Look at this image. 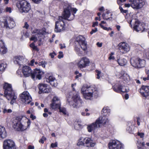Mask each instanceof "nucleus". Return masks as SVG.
<instances>
[{"mask_svg": "<svg viewBox=\"0 0 149 149\" xmlns=\"http://www.w3.org/2000/svg\"><path fill=\"white\" fill-rule=\"evenodd\" d=\"M30 120L26 117H17L12 121V127L16 131L23 132L30 127Z\"/></svg>", "mask_w": 149, "mask_h": 149, "instance_id": "f257e3e1", "label": "nucleus"}, {"mask_svg": "<svg viewBox=\"0 0 149 149\" xmlns=\"http://www.w3.org/2000/svg\"><path fill=\"white\" fill-rule=\"evenodd\" d=\"M81 93L84 99L87 100H91L93 97L97 98L98 95L97 88L92 86H83L81 89Z\"/></svg>", "mask_w": 149, "mask_h": 149, "instance_id": "f03ea898", "label": "nucleus"}, {"mask_svg": "<svg viewBox=\"0 0 149 149\" xmlns=\"http://www.w3.org/2000/svg\"><path fill=\"white\" fill-rule=\"evenodd\" d=\"M3 88L4 90V96L8 100L11 101L10 102L11 104H13L15 102L17 97L15 94L11 84L7 83H5Z\"/></svg>", "mask_w": 149, "mask_h": 149, "instance_id": "7ed1b4c3", "label": "nucleus"}, {"mask_svg": "<svg viewBox=\"0 0 149 149\" xmlns=\"http://www.w3.org/2000/svg\"><path fill=\"white\" fill-rule=\"evenodd\" d=\"M77 10L74 8H72L70 6H68L64 8L63 13L62 19H67L69 20H73L74 17V14H75Z\"/></svg>", "mask_w": 149, "mask_h": 149, "instance_id": "20e7f679", "label": "nucleus"}, {"mask_svg": "<svg viewBox=\"0 0 149 149\" xmlns=\"http://www.w3.org/2000/svg\"><path fill=\"white\" fill-rule=\"evenodd\" d=\"M20 12L22 13H27L31 9L30 4L25 0H22L17 5Z\"/></svg>", "mask_w": 149, "mask_h": 149, "instance_id": "39448f33", "label": "nucleus"}, {"mask_svg": "<svg viewBox=\"0 0 149 149\" xmlns=\"http://www.w3.org/2000/svg\"><path fill=\"white\" fill-rule=\"evenodd\" d=\"M68 102L71 106H72L74 107H77L81 106L82 101L80 99V96L78 94L74 95L71 98L70 101L69 99L68 100Z\"/></svg>", "mask_w": 149, "mask_h": 149, "instance_id": "423d86ee", "label": "nucleus"}, {"mask_svg": "<svg viewBox=\"0 0 149 149\" xmlns=\"http://www.w3.org/2000/svg\"><path fill=\"white\" fill-rule=\"evenodd\" d=\"M19 99L24 104H29L32 100V97L27 91H24L20 94Z\"/></svg>", "mask_w": 149, "mask_h": 149, "instance_id": "0eeeda50", "label": "nucleus"}, {"mask_svg": "<svg viewBox=\"0 0 149 149\" xmlns=\"http://www.w3.org/2000/svg\"><path fill=\"white\" fill-rule=\"evenodd\" d=\"M131 6L135 10L141 8L145 5V2L143 0H130Z\"/></svg>", "mask_w": 149, "mask_h": 149, "instance_id": "6e6552de", "label": "nucleus"}, {"mask_svg": "<svg viewBox=\"0 0 149 149\" xmlns=\"http://www.w3.org/2000/svg\"><path fill=\"white\" fill-rule=\"evenodd\" d=\"M62 17H59L58 20L56 22L54 31L56 32H61L64 30V22Z\"/></svg>", "mask_w": 149, "mask_h": 149, "instance_id": "1a4fd4ad", "label": "nucleus"}, {"mask_svg": "<svg viewBox=\"0 0 149 149\" xmlns=\"http://www.w3.org/2000/svg\"><path fill=\"white\" fill-rule=\"evenodd\" d=\"M89 60L86 57L81 58L79 61L77 63V65L79 68L82 69L85 68L89 65Z\"/></svg>", "mask_w": 149, "mask_h": 149, "instance_id": "9d476101", "label": "nucleus"}, {"mask_svg": "<svg viewBox=\"0 0 149 149\" xmlns=\"http://www.w3.org/2000/svg\"><path fill=\"white\" fill-rule=\"evenodd\" d=\"M3 149H16L15 143L12 140H5L3 142Z\"/></svg>", "mask_w": 149, "mask_h": 149, "instance_id": "9b49d317", "label": "nucleus"}, {"mask_svg": "<svg viewBox=\"0 0 149 149\" xmlns=\"http://www.w3.org/2000/svg\"><path fill=\"white\" fill-rule=\"evenodd\" d=\"M14 63L15 64L21 65L27 63V60L23 56H15L13 59Z\"/></svg>", "mask_w": 149, "mask_h": 149, "instance_id": "f8f14e48", "label": "nucleus"}, {"mask_svg": "<svg viewBox=\"0 0 149 149\" xmlns=\"http://www.w3.org/2000/svg\"><path fill=\"white\" fill-rule=\"evenodd\" d=\"M76 41L78 42L81 48L84 51L87 49V43L85 41V38L82 36H77Z\"/></svg>", "mask_w": 149, "mask_h": 149, "instance_id": "ddd939ff", "label": "nucleus"}, {"mask_svg": "<svg viewBox=\"0 0 149 149\" xmlns=\"http://www.w3.org/2000/svg\"><path fill=\"white\" fill-rule=\"evenodd\" d=\"M133 28L137 32H142L146 29V25L144 23H139V21L135 20V24Z\"/></svg>", "mask_w": 149, "mask_h": 149, "instance_id": "4468645a", "label": "nucleus"}, {"mask_svg": "<svg viewBox=\"0 0 149 149\" xmlns=\"http://www.w3.org/2000/svg\"><path fill=\"white\" fill-rule=\"evenodd\" d=\"M109 148V149H123V145L119 142L115 140L110 141Z\"/></svg>", "mask_w": 149, "mask_h": 149, "instance_id": "2eb2a0df", "label": "nucleus"}, {"mask_svg": "<svg viewBox=\"0 0 149 149\" xmlns=\"http://www.w3.org/2000/svg\"><path fill=\"white\" fill-rule=\"evenodd\" d=\"M38 86L39 89L38 93L39 94L42 93H48L51 91V88L48 87L47 84H39Z\"/></svg>", "mask_w": 149, "mask_h": 149, "instance_id": "dca6fc26", "label": "nucleus"}, {"mask_svg": "<svg viewBox=\"0 0 149 149\" xmlns=\"http://www.w3.org/2000/svg\"><path fill=\"white\" fill-rule=\"evenodd\" d=\"M118 46L119 50L122 54L127 53L130 50L129 45L125 42H121L119 44Z\"/></svg>", "mask_w": 149, "mask_h": 149, "instance_id": "f3484780", "label": "nucleus"}, {"mask_svg": "<svg viewBox=\"0 0 149 149\" xmlns=\"http://www.w3.org/2000/svg\"><path fill=\"white\" fill-rule=\"evenodd\" d=\"M113 90L116 92L119 93L121 92H127L129 89L127 87L122 86L119 84H116L112 87Z\"/></svg>", "mask_w": 149, "mask_h": 149, "instance_id": "a211bd4d", "label": "nucleus"}, {"mask_svg": "<svg viewBox=\"0 0 149 149\" xmlns=\"http://www.w3.org/2000/svg\"><path fill=\"white\" fill-rule=\"evenodd\" d=\"M3 25L2 26L6 28L8 27L10 29L13 28L15 26V23L13 18L9 17L8 19V21L6 20L2 22Z\"/></svg>", "mask_w": 149, "mask_h": 149, "instance_id": "6ab92c4d", "label": "nucleus"}, {"mask_svg": "<svg viewBox=\"0 0 149 149\" xmlns=\"http://www.w3.org/2000/svg\"><path fill=\"white\" fill-rule=\"evenodd\" d=\"M116 75L119 78L123 79L125 82L128 83L130 81L129 75L123 71L117 73Z\"/></svg>", "mask_w": 149, "mask_h": 149, "instance_id": "aec40b11", "label": "nucleus"}, {"mask_svg": "<svg viewBox=\"0 0 149 149\" xmlns=\"http://www.w3.org/2000/svg\"><path fill=\"white\" fill-rule=\"evenodd\" d=\"M51 107L53 109L60 108L61 106V102L60 99L56 96H54L52 100V102L51 104Z\"/></svg>", "mask_w": 149, "mask_h": 149, "instance_id": "412c9836", "label": "nucleus"}, {"mask_svg": "<svg viewBox=\"0 0 149 149\" xmlns=\"http://www.w3.org/2000/svg\"><path fill=\"white\" fill-rule=\"evenodd\" d=\"M44 74V72L40 69H36L31 75V77L34 80L36 77V79L40 80Z\"/></svg>", "mask_w": 149, "mask_h": 149, "instance_id": "4be33fe9", "label": "nucleus"}, {"mask_svg": "<svg viewBox=\"0 0 149 149\" xmlns=\"http://www.w3.org/2000/svg\"><path fill=\"white\" fill-rule=\"evenodd\" d=\"M139 92L142 96L149 99V86H142Z\"/></svg>", "mask_w": 149, "mask_h": 149, "instance_id": "5701e85b", "label": "nucleus"}, {"mask_svg": "<svg viewBox=\"0 0 149 149\" xmlns=\"http://www.w3.org/2000/svg\"><path fill=\"white\" fill-rule=\"evenodd\" d=\"M96 121L97 124H98V127H100V125L101 124L104 125L108 123V116L102 115Z\"/></svg>", "mask_w": 149, "mask_h": 149, "instance_id": "b1692460", "label": "nucleus"}, {"mask_svg": "<svg viewBox=\"0 0 149 149\" xmlns=\"http://www.w3.org/2000/svg\"><path fill=\"white\" fill-rule=\"evenodd\" d=\"M95 140L90 137L85 138V147L88 148L93 147L96 145Z\"/></svg>", "mask_w": 149, "mask_h": 149, "instance_id": "393cba45", "label": "nucleus"}, {"mask_svg": "<svg viewBox=\"0 0 149 149\" xmlns=\"http://www.w3.org/2000/svg\"><path fill=\"white\" fill-rule=\"evenodd\" d=\"M22 73L25 77H28L32 74L31 68L27 66H24L22 68Z\"/></svg>", "mask_w": 149, "mask_h": 149, "instance_id": "a878e982", "label": "nucleus"}, {"mask_svg": "<svg viewBox=\"0 0 149 149\" xmlns=\"http://www.w3.org/2000/svg\"><path fill=\"white\" fill-rule=\"evenodd\" d=\"M8 49L5 42L2 40H0V54H6Z\"/></svg>", "mask_w": 149, "mask_h": 149, "instance_id": "bb28decb", "label": "nucleus"}, {"mask_svg": "<svg viewBox=\"0 0 149 149\" xmlns=\"http://www.w3.org/2000/svg\"><path fill=\"white\" fill-rule=\"evenodd\" d=\"M98 124L96 121L95 123L88 125L87 127L88 131L89 132L93 131L98 127Z\"/></svg>", "mask_w": 149, "mask_h": 149, "instance_id": "cd10ccee", "label": "nucleus"}, {"mask_svg": "<svg viewBox=\"0 0 149 149\" xmlns=\"http://www.w3.org/2000/svg\"><path fill=\"white\" fill-rule=\"evenodd\" d=\"M7 134L5 127L0 125V139L5 138Z\"/></svg>", "mask_w": 149, "mask_h": 149, "instance_id": "c85d7f7f", "label": "nucleus"}, {"mask_svg": "<svg viewBox=\"0 0 149 149\" xmlns=\"http://www.w3.org/2000/svg\"><path fill=\"white\" fill-rule=\"evenodd\" d=\"M138 58L132 57L130 60V63L131 65L134 68H137L138 66L137 62H138Z\"/></svg>", "mask_w": 149, "mask_h": 149, "instance_id": "c756f323", "label": "nucleus"}, {"mask_svg": "<svg viewBox=\"0 0 149 149\" xmlns=\"http://www.w3.org/2000/svg\"><path fill=\"white\" fill-rule=\"evenodd\" d=\"M45 33V31L42 30L36 29L33 31V33H35V35L38 36L39 38L42 37Z\"/></svg>", "mask_w": 149, "mask_h": 149, "instance_id": "7c9ffc66", "label": "nucleus"}, {"mask_svg": "<svg viewBox=\"0 0 149 149\" xmlns=\"http://www.w3.org/2000/svg\"><path fill=\"white\" fill-rule=\"evenodd\" d=\"M138 63L137 68H140L144 67L146 65L145 61L138 58Z\"/></svg>", "mask_w": 149, "mask_h": 149, "instance_id": "2f4dec72", "label": "nucleus"}, {"mask_svg": "<svg viewBox=\"0 0 149 149\" xmlns=\"http://www.w3.org/2000/svg\"><path fill=\"white\" fill-rule=\"evenodd\" d=\"M103 113L102 115L107 116H109L110 112V110L108 107H104L103 108L102 111Z\"/></svg>", "mask_w": 149, "mask_h": 149, "instance_id": "473e14b6", "label": "nucleus"}, {"mask_svg": "<svg viewBox=\"0 0 149 149\" xmlns=\"http://www.w3.org/2000/svg\"><path fill=\"white\" fill-rule=\"evenodd\" d=\"M117 62L119 65L123 66L126 65L127 61L124 58H120L117 60Z\"/></svg>", "mask_w": 149, "mask_h": 149, "instance_id": "72a5a7b5", "label": "nucleus"}, {"mask_svg": "<svg viewBox=\"0 0 149 149\" xmlns=\"http://www.w3.org/2000/svg\"><path fill=\"white\" fill-rule=\"evenodd\" d=\"M85 138H80L78 140V142L77 144V145L79 146H85Z\"/></svg>", "mask_w": 149, "mask_h": 149, "instance_id": "f704fd0d", "label": "nucleus"}, {"mask_svg": "<svg viewBox=\"0 0 149 149\" xmlns=\"http://www.w3.org/2000/svg\"><path fill=\"white\" fill-rule=\"evenodd\" d=\"M134 126L131 123H128L126 128V130L130 133H132L134 130Z\"/></svg>", "mask_w": 149, "mask_h": 149, "instance_id": "c9c22d12", "label": "nucleus"}, {"mask_svg": "<svg viewBox=\"0 0 149 149\" xmlns=\"http://www.w3.org/2000/svg\"><path fill=\"white\" fill-rule=\"evenodd\" d=\"M109 14H110V16H112V14L110 12L109 10H107L105 14H103L102 16L103 19H106L107 20H111L112 18V17H109L106 18V15H109Z\"/></svg>", "mask_w": 149, "mask_h": 149, "instance_id": "e433bc0d", "label": "nucleus"}, {"mask_svg": "<svg viewBox=\"0 0 149 149\" xmlns=\"http://www.w3.org/2000/svg\"><path fill=\"white\" fill-rule=\"evenodd\" d=\"M143 53L144 57L149 59V48L145 50Z\"/></svg>", "mask_w": 149, "mask_h": 149, "instance_id": "4c0bfd02", "label": "nucleus"}, {"mask_svg": "<svg viewBox=\"0 0 149 149\" xmlns=\"http://www.w3.org/2000/svg\"><path fill=\"white\" fill-rule=\"evenodd\" d=\"M6 64L5 63H2L0 61V71H4L6 67Z\"/></svg>", "mask_w": 149, "mask_h": 149, "instance_id": "58836bf2", "label": "nucleus"}, {"mask_svg": "<svg viewBox=\"0 0 149 149\" xmlns=\"http://www.w3.org/2000/svg\"><path fill=\"white\" fill-rule=\"evenodd\" d=\"M74 49L78 55L79 56H81L82 54V52L80 51L79 48L76 46L75 47Z\"/></svg>", "mask_w": 149, "mask_h": 149, "instance_id": "ea45409f", "label": "nucleus"}, {"mask_svg": "<svg viewBox=\"0 0 149 149\" xmlns=\"http://www.w3.org/2000/svg\"><path fill=\"white\" fill-rule=\"evenodd\" d=\"M60 112L62 113L64 115H66L67 114V112L66 109L64 107H61L59 108Z\"/></svg>", "mask_w": 149, "mask_h": 149, "instance_id": "a19ab883", "label": "nucleus"}, {"mask_svg": "<svg viewBox=\"0 0 149 149\" xmlns=\"http://www.w3.org/2000/svg\"><path fill=\"white\" fill-rule=\"evenodd\" d=\"M55 80V78L52 76H49L48 78H46L47 81L50 84L52 81H53Z\"/></svg>", "mask_w": 149, "mask_h": 149, "instance_id": "79ce46f5", "label": "nucleus"}, {"mask_svg": "<svg viewBox=\"0 0 149 149\" xmlns=\"http://www.w3.org/2000/svg\"><path fill=\"white\" fill-rule=\"evenodd\" d=\"M83 126L80 123H77V124H76L74 126L76 130H79L80 129H81L83 128Z\"/></svg>", "mask_w": 149, "mask_h": 149, "instance_id": "37998d69", "label": "nucleus"}, {"mask_svg": "<svg viewBox=\"0 0 149 149\" xmlns=\"http://www.w3.org/2000/svg\"><path fill=\"white\" fill-rule=\"evenodd\" d=\"M12 112V110L10 109H7L5 107L3 109V113H10Z\"/></svg>", "mask_w": 149, "mask_h": 149, "instance_id": "c03bdc74", "label": "nucleus"}, {"mask_svg": "<svg viewBox=\"0 0 149 149\" xmlns=\"http://www.w3.org/2000/svg\"><path fill=\"white\" fill-rule=\"evenodd\" d=\"M99 25L104 30L108 31L109 30H112V29L111 27L107 28L106 27H104L103 25L101 24H100Z\"/></svg>", "mask_w": 149, "mask_h": 149, "instance_id": "a18cd8bd", "label": "nucleus"}, {"mask_svg": "<svg viewBox=\"0 0 149 149\" xmlns=\"http://www.w3.org/2000/svg\"><path fill=\"white\" fill-rule=\"evenodd\" d=\"M119 8L121 13L126 14L128 13V10H124L121 6H120Z\"/></svg>", "mask_w": 149, "mask_h": 149, "instance_id": "49530a36", "label": "nucleus"}, {"mask_svg": "<svg viewBox=\"0 0 149 149\" xmlns=\"http://www.w3.org/2000/svg\"><path fill=\"white\" fill-rule=\"evenodd\" d=\"M46 63L45 61H42L39 63L38 64L39 65H41L43 67L45 68V66Z\"/></svg>", "mask_w": 149, "mask_h": 149, "instance_id": "de8ad7c7", "label": "nucleus"}, {"mask_svg": "<svg viewBox=\"0 0 149 149\" xmlns=\"http://www.w3.org/2000/svg\"><path fill=\"white\" fill-rule=\"evenodd\" d=\"M46 140V138H45L44 136H43L42 137V138L39 140V141L40 143H44V141H45Z\"/></svg>", "mask_w": 149, "mask_h": 149, "instance_id": "09e8293b", "label": "nucleus"}, {"mask_svg": "<svg viewBox=\"0 0 149 149\" xmlns=\"http://www.w3.org/2000/svg\"><path fill=\"white\" fill-rule=\"evenodd\" d=\"M50 84L52 86L54 87H56L57 85V84L56 80L53 81H52Z\"/></svg>", "mask_w": 149, "mask_h": 149, "instance_id": "8fccbe9b", "label": "nucleus"}, {"mask_svg": "<svg viewBox=\"0 0 149 149\" xmlns=\"http://www.w3.org/2000/svg\"><path fill=\"white\" fill-rule=\"evenodd\" d=\"M95 71H96V72L97 73V79H99L100 78V74H101V72L100 71L98 70H95Z\"/></svg>", "mask_w": 149, "mask_h": 149, "instance_id": "3c124183", "label": "nucleus"}, {"mask_svg": "<svg viewBox=\"0 0 149 149\" xmlns=\"http://www.w3.org/2000/svg\"><path fill=\"white\" fill-rule=\"evenodd\" d=\"M56 55V54L54 52H53L52 53L49 54V56L52 58H53Z\"/></svg>", "mask_w": 149, "mask_h": 149, "instance_id": "603ef678", "label": "nucleus"}, {"mask_svg": "<svg viewBox=\"0 0 149 149\" xmlns=\"http://www.w3.org/2000/svg\"><path fill=\"white\" fill-rule=\"evenodd\" d=\"M34 60L33 59H32L31 61L30 62L28 63V65H29L33 66L34 65Z\"/></svg>", "mask_w": 149, "mask_h": 149, "instance_id": "864d4df0", "label": "nucleus"}, {"mask_svg": "<svg viewBox=\"0 0 149 149\" xmlns=\"http://www.w3.org/2000/svg\"><path fill=\"white\" fill-rule=\"evenodd\" d=\"M137 135L141 138H143L144 136V133H143L138 132Z\"/></svg>", "mask_w": 149, "mask_h": 149, "instance_id": "5fc2aeb1", "label": "nucleus"}, {"mask_svg": "<svg viewBox=\"0 0 149 149\" xmlns=\"http://www.w3.org/2000/svg\"><path fill=\"white\" fill-rule=\"evenodd\" d=\"M57 146V143L55 142L54 143H52L51 145V146L52 148L56 147Z\"/></svg>", "mask_w": 149, "mask_h": 149, "instance_id": "6e6d98bb", "label": "nucleus"}, {"mask_svg": "<svg viewBox=\"0 0 149 149\" xmlns=\"http://www.w3.org/2000/svg\"><path fill=\"white\" fill-rule=\"evenodd\" d=\"M6 12H8L9 13H11L12 12L11 8L10 7H7L6 9Z\"/></svg>", "mask_w": 149, "mask_h": 149, "instance_id": "4d7b16f0", "label": "nucleus"}, {"mask_svg": "<svg viewBox=\"0 0 149 149\" xmlns=\"http://www.w3.org/2000/svg\"><path fill=\"white\" fill-rule=\"evenodd\" d=\"M30 40H33L34 42H35L37 40V38L36 36H32L30 38Z\"/></svg>", "mask_w": 149, "mask_h": 149, "instance_id": "13d9d810", "label": "nucleus"}, {"mask_svg": "<svg viewBox=\"0 0 149 149\" xmlns=\"http://www.w3.org/2000/svg\"><path fill=\"white\" fill-rule=\"evenodd\" d=\"M97 31V28H95V29L92 30V31L90 32V34H92L96 32Z\"/></svg>", "mask_w": 149, "mask_h": 149, "instance_id": "bf43d9fd", "label": "nucleus"}, {"mask_svg": "<svg viewBox=\"0 0 149 149\" xmlns=\"http://www.w3.org/2000/svg\"><path fill=\"white\" fill-rule=\"evenodd\" d=\"M29 27V25L28 24L27 22H25L24 23V26H23L24 28H26V29H28Z\"/></svg>", "mask_w": 149, "mask_h": 149, "instance_id": "052dcab7", "label": "nucleus"}, {"mask_svg": "<svg viewBox=\"0 0 149 149\" xmlns=\"http://www.w3.org/2000/svg\"><path fill=\"white\" fill-rule=\"evenodd\" d=\"M60 48L61 49H62L63 48H65L66 47V46L64 44H60Z\"/></svg>", "mask_w": 149, "mask_h": 149, "instance_id": "680f3d73", "label": "nucleus"}, {"mask_svg": "<svg viewBox=\"0 0 149 149\" xmlns=\"http://www.w3.org/2000/svg\"><path fill=\"white\" fill-rule=\"evenodd\" d=\"M63 53L62 52H59V54L58 56V57L59 58H63Z\"/></svg>", "mask_w": 149, "mask_h": 149, "instance_id": "e2e57ef3", "label": "nucleus"}, {"mask_svg": "<svg viewBox=\"0 0 149 149\" xmlns=\"http://www.w3.org/2000/svg\"><path fill=\"white\" fill-rule=\"evenodd\" d=\"M30 117L31 118L32 120H34V119H36V117L35 116L33 115L32 114H31Z\"/></svg>", "mask_w": 149, "mask_h": 149, "instance_id": "0e129e2a", "label": "nucleus"}, {"mask_svg": "<svg viewBox=\"0 0 149 149\" xmlns=\"http://www.w3.org/2000/svg\"><path fill=\"white\" fill-rule=\"evenodd\" d=\"M42 0H32V1L36 3H40Z\"/></svg>", "mask_w": 149, "mask_h": 149, "instance_id": "69168bd1", "label": "nucleus"}, {"mask_svg": "<svg viewBox=\"0 0 149 149\" xmlns=\"http://www.w3.org/2000/svg\"><path fill=\"white\" fill-rule=\"evenodd\" d=\"M98 24V22H95L94 23H93V24L92 25L93 27H94L96 26H97Z\"/></svg>", "mask_w": 149, "mask_h": 149, "instance_id": "338daca9", "label": "nucleus"}, {"mask_svg": "<svg viewBox=\"0 0 149 149\" xmlns=\"http://www.w3.org/2000/svg\"><path fill=\"white\" fill-rule=\"evenodd\" d=\"M143 79L144 81H146L147 80H149V75H148L147 76V77H143Z\"/></svg>", "mask_w": 149, "mask_h": 149, "instance_id": "774afa93", "label": "nucleus"}]
</instances>
